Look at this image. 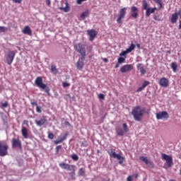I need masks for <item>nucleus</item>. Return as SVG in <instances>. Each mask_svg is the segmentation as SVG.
Segmentation results:
<instances>
[{"label": "nucleus", "instance_id": "obj_1", "mask_svg": "<svg viewBox=\"0 0 181 181\" xmlns=\"http://www.w3.org/2000/svg\"><path fill=\"white\" fill-rule=\"evenodd\" d=\"M146 113L145 108H141L140 105H136L132 110V114L136 122H141L143 116Z\"/></svg>", "mask_w": 181, "mask_h": 181}, {"label": "nucleus", "instance_id": "obj_2", "mask_svg": "<svg viewBox=\"0 0 181 181\" xmlns=\"http://www.w3.org/2000/svg\"><path fill=\"white\" fill-rule=\"evenodd\" d=\"M59 167L63 169L66 170L69 172V175L74 177L76 175V165L73 164H69L66 163H60L59 164Z\"/></svg>", "mask_w": 181, "mask_h": 181}, {"label": "nucleus", "instance_id": "obj_3", "mask_svg": "<svg viewBox=\"0 0 181 181\" xmlns=\"http://www.w3.org/2000/svg\"><path fill=\"white\" fill-rule=\"evenodd\" d=\"M35 85L45 90V92L47 93V94H49V91H50V89L45 84L43 83V81H42V78L41 76H37L35 81Z\"/></svg>", "mask_w": 181, "mask_h": 181}, {"label": "nucleus", "instance_id": "obj_4", "mask_svg": "<svg viewBox=\"0 0 181 181\" xmlns=\"http://www.w3.org/2000/svg\"><path fill=\"white\" fill-rule=\"evenodd\" d=\"M107 153L111 158H113L114 159H117L120 165H122L124 163L125 158L124 156H122L121 154L117 153L115 152V149L114 148L108 149Z\"/></svg>", "mask_w": 181, "mask_h": 181}, {"label": "nucleus", "instance_id": "obj_5", "mask_svg": "<svg viewBox=\"0 0 181 181\" xmlns=\"http://www.w3.org/2000/svg\"><path fill=\"white\" fill-rule=\"evenodd\" d=\"M74 49L76 50V52L80 54L81 55L82 59H86V47L85 45L81 44V43H77L74 45Z\"/></svg>", "mask_w": 181, "mask_h": 181}, {"label": "nucleus", "instance_id": "obj_6", "mask_svg": "<svg viewBox=\"0 0 181 181\" xmlns=\"http://www.w3.org/2000/svg\"><path fill=\"white\" fill-rule=\"evenodd\" d=\"M122 128L123 129H122L120 127H116V132L118 136H124V134L128 133L129 131L127 123L122 124Z\"/></svg>", "mask_w": 181, "mask_h": 181}, {"label": "nucleus", "instance_id": "obj_7", "mask_svg": "<svg viewBox=\"0 0 181 181\" xmlns=\"http://www.w3.org/2000/svg\"><path fill=\"white\" fill-rule=\"evenodd\" d=\"M127 14V8L124 7L120 9L119 14L118 16V18L117 19V22L118 24H122V20L125 18Z\"/></svg>", "mask_w": 181, "mask_h": 181}, {"label": "nucleus", "instance_id": "obj_8", "mask_svg": "<svg viewBox=\"0 0 181 181\" xmlns=\"http://www.w3.org/2000/svg\"><path fill=\"white\" fill-rule=\"evenodd\" d=\"M162 159L166 161L168 168H170L173 165V160L171 156H169L166 153H162Z\"/></svg>", "mask_w": 181, "mask_h": 181}, {"label": "nucleus", "instance_id": "obj_9", "mask_svg": "<svg viewBox=\"0 0 181 181\" xmlns=\"http://www.w3.org/2000/svg\"><path fill=\"white\" fill-rule=\"evenodd\" d=\"M16 56V53L14 51H8L6 60L8 65L11 66L13 63L14 58Z\"/></svg>", "mask_w": 181, "mask_h": 181}, {"label": "nucleus", "instance_id": "obj_10", "mask_svg": "<svg viewBox=\"0 0 181 181\" xmlns=\"http://www.w3.org/2000/svg\"><path fill=\"white\" fill-rule=\"evenodd\" d=\"M11 145L13 148L22 149V143L19 139L13 138L11 140Z\"/></svg>", "mask_w": 181, "mask_h": 181}, {"label": "nucleus", "instance_id": "obj_11", "mask_svg": "<svg viewBox=\"0 0 181 181\" xmlns=\"http://www.w3.org/2000/svg\"><path fill=\"white\" fill-rule=\"evenodd\" d=\"M8 144H2L0 143V156L4 157L8 155Z\"/></svg>", "mask_w": 181, "mask_h": 181}, {"label": "nucleus", "instance_id": "obj_12", "mask_svg": "<svg viewBox=\"0 0 181 181\" xmlns=\"http://www.w3.org/2000/svg\"><path fill=\"white\" fill-rule=\"evenodd\" d=\"M134 69V66L132 64H124L121 66L120 71L122 74L132 71Z\"/></svg>", "mask_w": 181, "mask_h": 181}, {"label": "nucleus", "instance_id": "obj_13", "mask_svg": "<svg viewBox=\"0 0 181 181\" xmlns=\"http://www.w3.org/2000/svg\"><path fill=\"white\" fill-rule=\"evenodd\" d=\"M169 117L170 116L167 111H162V112H158L156 114V118L158 120H160V119H168L169 118Z\"/></svg>", "mask_w": 181, "mask_h": 181}, {"label": "nucleus", "instance_id": "obj_14", "mask_svg": "<svg viewBox=\"0 0 181 181\" xmlns=\"http://www.w3.org/2000/svg\"><path fill=\"white\" fill-rule=\"evenodd\" d=\"M169 83H170V81L168 78L165 77H162L160 78V81H159L160 86L167 88L169 86Z\"/></svg>", "mask_w": 181, "mask_h": 181}, {"label": "nucleus", "instance_id": "obj_15", "mask_svg": "<svg viewBox=\"0 0 181 181\" xmlns=\"http://www.w3.org/2000/svg\"><path fill=\"white\" fill-rule=\"evenodd\" d=\"M130 13H131V17L132 18L136 19L139 16V8L136 6H133L131 7Z\"/></svg>", "mask_w": 181, "mask_h": 181}, {"label": "nucleus", "instance_id": "obj_16", "mask_svg": "<svg viewBox=\"0 0 181 181\" xmlns=\"http://www.w3.org/2000/svg\"><path fill=\"white\" fill-rule=\"evenodd\" d=\"M140 160L146 163L150 168H154V163L153 161L148 160L147 157L140 156Z\"/></svg>", "mask_w": 181, "mask_h": 181}, {"label": "nucleus", "instance_id": "obj_17", "mask_svg": "<svg viewBox=\"0 0 181 181\" xmlns=\"http://www.w3.org/2000/svg\"><path fill=\"white\" fill-rule=\"evenodd\" d=\"M46 122H47V119L45 116H42V117L40 118V119L39 120L37 119L35 120V123L36 124V125L40 127L44 126L46 124Z\"/></svg>", "mask_w": 181, "mask_h": 181}, {"label": "nucleus", "instance_id": "obj_18", "mask_svg": "<svg viewBox=\"0 0 181 181\" xmlns=\"http://www.w3.org/2000/svg\"><path fill=\"white\" fill-rule=\"evenodd\" d=\"M87 33H88V36L90 37L89 40L90 42H93L94 40L95 37L98 35V33L93 29L88 30Z\"/></svg>", "mask_w": 181, "mask_h": 181}, {"label": "nucleus", "instance_id": "obj_19", "mask_svg": "<svg viewBox=\"0 0 181 181\" xmlns=\"http://www.w3.org/2000/svg\"><path fill=\"white\" fill-rule=\"evenodd\" d=\"M86 59V58H84L83 59H82V57L81 58H79L78 61L76 62V68L78 70H81L83 66H84V60Z\"/></svg>", "mask_w": 181, "mask_h": 181}, {"label": "nucleus", "instance_id": "obj_20", "mask_svg": "<svg viewBox=\"0 0 181 181\" xmlns=\"http://www.w3.org/2000/svg\"><path fill=\"white\" fill-rule=\"evenodd\" d=\"M136 68L139 71H140V73L141 75H145L146 73V70L144 68V65L141 63H139L137 64Z\"/></svg>", "mask_w": 181, "mask_h": 181}, {"label": "nucleus", "instance_id": "obj_21", "mask_svg": "<svg viewBox=\"0 0 181 181\" xmlns=\"http://www.w3.org/2000/svg\"><path fill=\"white\" fill-rule=\"evenodd\" d=\"M157 10V8L156 7L154 8H148L146 11V16L147 18L150 17L151 14H153L155 13V11Z\"/></svg>", "mask_w": 181, "mask_h": 181}, {"label": "nucleus", "instance_id": "obj_22", "mask_svg": "<svg viewBox=\"0 0 181 181\" xmlns=\"http://www.w3.org/2000/svg\"><path fill=\"white\" fill-rule=\"evenodd\" d=\"M22 33L24 34V35H28L29 36H31L32 35V30L30 28L29 26H25L24 29L22 30Z\"/></svg>", "mask_w": 181, "mask_h": 181}, {"label": "nucleus", "instance_id": "obj_23", "mask_svg": "<svg viewBox=\"0 0 181 181\" xmlns=\"http://www.w3.org/2000/svg\"><path fill=\"white\" fill-rule=\"evenodd\" d=\"M67 136H68V134L66 133L64 136L60 137V138H59L58 139H56V140L54 141V144L58 145L59 144L62 143L64 140L66 139Z\"/></svg>", "mask_w": 181, "mask_h": 181}, {"label": "nucleus", "instance_id": "obj_24", "mask_svg": "<svg viewBox=\"0 0 181 181\" xmlns=\"http://www.w3.org/2000/svg\"><path fill=\"white\" fill-rule=\"evenodd\" d=\"M90 11L89 9L86 10L84 12H83L81 15V18L82 20H85L86 18H88L90 16Z\"/></svg>", "mask_w": 181, "mask_h": 181}, {"label": "nucleus", "instance_id": "obj_25", "mask_svg": "<svg viewBox=\"0 0 181 181\" xmlns=\"http://www.w3.org/2000/svg\"><path fill=\"white\" fill-rule=\"evenodd\" d=\"M21 134L25 139H27L28 138V129L25 127H22Z\"/></svg>", "mask_w": 181, "mask_h": 181}, {"label": "nucleus", "instance_id": "obj_26", "mask_svg": "<svg viewBox=\"0 0 181 181\" xmlns=\"http://www.w3.org/2000/svg\"><path fill=\"white\" fill-rule=\"evenodd\" d=\"M177 20H178V13L177 12H175L172 16L171 23L173 24H175L177 23Z\"/></svg>", "mask_w": 181, "mask_h": 181}, {"label": "nucleus", "instance_id": "obj_27", "mask_svg": "<svg viewBox=\"0 0 181 181\" xmlns=\"http://www.w3.org/2000/svg\"><path fill=\"white\" fill-rule=\"evenodd\" d=\"M59 9L60 11H64V13H68L70 11V6L69 4L66 2L65 7H59Z\"/></svg>", "mask_w": 181, "mask_h": 181}, {"label": "nucleus", "instance_id": "obj_28", "mask_svg": "<svg viewBox=\"0 0 181 181\" xmlns=\"http://www.w3.org/2000/svg\"><path fill=\"white\" fill-rule=\"evenodd\" d=\"M50 71L54 75H57L59 73V71L55 65H51Z\"/></svg>", "mask_w": 181, "mask_h": 181}, {"label": "nucleus", "instance_id": "obj_29", "mask_svg": "<svg viewBox=\"0 0 181 181\" xmlns=\"http://www.w3.org/2000/svg\"><path fill=\"white\" fill-rule=\"evenodd\" d=\"M170 67L173 69L174 73H176L177 71V62H172L170 64Z\"/></svg>", "mask_w": 181, "mask_h": 181}, {"label": "nucleus", "instance_id": "obj_30", "mask_svg": "<svg viewBox=\"0 0 181 181\" xmlns=\"http://www.w3.org/2000/svg\"><path fill=\"white\" fill-rule=\"evenodd\" d=\"M142 8L144 11H146V9L149 8L146 0L143 1Z\"/></svg>", "mask_w": 181, "mask_h": 181}, {"label": "nucleus", "instance_id": "obj_31", "mask_svg": "<svg viewBox=\"0 0 181 181\" xmlns=\"http://www.w3.org/2000/svg\"><path fill=\"white\" fill-rule=\"evenodd\" d=\"M135 47H136V45L132 43L130 47L127 49V52L131 53L133 50H134Z\"/></svg>", "mask_w": 181, "mask_h": 181}, {"label": "nucleus", "instance_id": "obj_32", "mask_svg": "<svg viewBox=\"0 0 181 181\" xmlns=\"http://www.w3.org/2000/svg\"><path fill=\"white\" fill-rule=\"evenodd\" d=\"M117 62H119V64H124L126 62V57H119L117 59Z\"/></svg>", "mask_w": 181, "mask_h": 181}, {"label": "nucleus", "instance_id": "obj_33", "mask_svg": "<svg viewBox=\"0 0 181 181\" xmlns=\"http://www.w3.org/2000/svg\"><path fill=\"white\" fill-rule=\"evenodd\" d=\"M85 173H86V170L83 168H81L79 171H78V174L79 175L81 176H84L85 175Z\"/></svg>", "mask_w": 181, "mask_h": 181}, {"label": "nucleus", "instance_id": "obj_34", "mask_svg": "<svg viewBox=\"0 0 181 181\" xmlns=\"http://www.w3.org/2000/svg\"><path fill=\"white\" fill-rule=\"evenodd\" d=\"M8 31V28L4 26H0V33H6Z\"/></svg>", "mask_w": 181, "mask_h": 181}, {"label": "nucleus", "instance_id": "obj_35", "mask_svg": "<svg viewBox=\"0 0 181 181\" xmlns=\"http://www.w3.org/2000/svg\"><path fill=\"white\" fill-rule=\"evenodd\" d=\"M149 84H150V82H149L148 81H144V82L143 83V85L141 86V87L144 89V88H146Z\"/></svg>", "mask_w": 181, "mask_h": 181}, {"label": "nucleus", "instance_id": "obj_36", "mask_svg": "<svg viewBox=\"0 0 181 181\" xmlns=\"http://www.w3.org/2000/svg\"><path fill=\"white\" fill-rule=\"evenodd\" d=\"M72 160H74V161H78V156L76 154H72L71 156Z\"/></svg>", "mask_w": 181, "mask_h": 181}, {"label": "nucleus", "instance_id": "obj_37", "mask_svg": "<svg viewBox=\"0 0 181 181\" xmlns=\"http://www.w3.org/2000/svg\"><path fill=\"white\" fill-rule=\"evenodd\" d=\"M153 19L158 22L162 21V19L160 16H156V15L153 16Z\"/></svg>", "mask_w": 181, "mask_h": 181}, {"label": "nucleus", "instance_id": "obj_38", "mask_svg": "<svg viewBox=\"0 0 181 181\" xmlns=\"http://www.w3.org/2000/svg\"><path fill=\"white\" fill-rule=\"evenodd\" d=\"M129 54L128 51L126 49L125 51H122L120 54V57H126L127 54Z\"/></svg>", "mask_w": 181, "mask_h": 181}, {"label": "nucleus", "instance_id": "obj_39", "mask_svg": "<svg viewBox=\"0 0 181 181\" xmlns=\"http://www.w3.org/2000/svg\"><path fill=\"white\" fill-rule=\"evenodd\" d=\"M62 145L57 146L56 147V154H59V151L62 149Z\"/></svg>", "mask_w": 181, "mask_h": 181}, {"label": "nucleus", "instance_id": "obj_40", "mask_svg": "<svg viewBox=\"0 0 181 181\" xmlns=\"http://www.w3.org/2000/svg\"><path fill=\"white\" fill-rule=\"evenodd\" d=\"M98 98L100 100H105V95L103 94V93H100L99 95H98Z\"/></svg>", "mask_w": 181, "mask_h": 181}, {"label": "nucleus", "instance_id": "obj_41", "mask_svg": "<svg viewBox=\"0 0 181 181\" xmlns=\"http://www.w3.org/2000/svg\"><path fill=\"white\" fill-rule=\"evenodd\" d=\"M36 112H37V113H41V112H42V111H41V107L37 105V106H36Z\"/></svg>", "mask_w": 181, "mask_h": 181}, {"label": "nucleus", "instance_id": "obj_42", "mask_svg": "<svg viewBox=\"0 0 181 181\" xmlns=\"http://www.w3.org/2000/svg\"><path fill=\"white\" fill-rule=\"evenodd\" d=\"M54 134L53 133H49V134H48V139H54Z\"/></svg>", "mask_w": 181, "mask_h": 181}, {"label": "nucleus", "instance_id": "obj_43", "mask_svg": "<svg viewBox=\"0 0 181 181\" xmlns=\"http://www.w3.org/2000/svg\"><path fill=\"white\" fill-rule=\"evenodd\" d=\"M69 86H70V83H66V82L63 83V87L64 88H66V87H69Z\"/></svg>", "mask_w": 181, "mask_h": 181}, {"label": "nucleus", "instance_id": "obj_44", "mask_svg": "<svg viewBox=\"0 0 181 181\" xmlns=\"http://www.w3.org/2000/svg\"><path fill=\"white\" fill-rule=\"evenodd\" d=\"M8 102H5L4 103L1 104V106L4 107V108H6L8 107Z\"/></svg>", "mask_w": 181, "mask_h": 181}, {"label": "nucleus", "instance_id": "obj_45", "mask_svg": "<svg viewBox=\"0 0 181 181\" xmlns=\"http://www.w3.org/2000/svg\"><path fill=\"white\" fill-rule=\"evenodd\" d=\"M127 181H133V176L132 175H129L127 178Z\"/></svg>", "mask_w": 181, "mask_h": 181}, {"label": "nucleus", "instance_id": "obj_46", "mask_svg": "<svg viewBox=\"0 0 181 181\" xmlns=\"http://www.w3.org/2000/svg\"><path fill=\"white\" fill-rule=\"evenodd\" d=\"M30 104H31V105L32 106H37V101H32L31 103H30Z\"/></svg>", "mask_w": 181, "mask_h": 181}, {"label": "nucleus", "instance_id": "obj_47", "mask_svg": "<svg viewBox=\"0 0 181 181\" xmlns=\"http://www.w3.org/2000/svg\"><path fill=\"white\" fill-rule=\"evenodd\" d=\"M12 1L15 4H21L22 0H12Z\"/></svg>", "mask_w": 181, "mask_h": 181}, {"label": "nucleus", "instance_id": "obj_48", "mask_svg": "<svg viewBox=\"0 0 181 181\" xmlns=\"http://www.w3.org/2000/svg\"><path fill=\"white\" fill-rule=\"evenodd\" d=\"M86 1V0H77V4H78V5H81V3L82 2H85Z\"/></svg>", "mask_w": 181, "mask_h": 181}, {"label": "nucleus", "instance_id": "obj_49", "mask_svg": "<svg viewBox=\"0 0 181 181\" xmlns=\"http://www.w3.org/2000/svg\"><path fill=\"white\" fill-rule=\"evenodd\" d=\"M46 4L47 5V6H49L51 4V1L50 0H45Z\"/></svg>", "mask_w": 181, "mask_h": 181}, {"label": "nucleus", "instance_id": "obj_50", "mask_svg": "<svg viewBox=\"0 0 181 181\" xmlns=\"http://www.w3.org/2000/svg\"><path fill=\"white\" fill-rule=\"evenodd\" d=\"M144 89V88L142 86H141V87H139V88L137 89V92H138V93L141 92Z\"/></svg>", "mask_w": 181, "mask_h": 181}, {"label": "nucleus", "instance_id": "obj_51", "mask_svg": "<svg viewBox=\"0 0 181 181\" xmlns=\"http://www.w3.org/2000/svg\"><path fill=\"white\" fill-rule=\"evenodd\" d=\"M153 2H155L157 4H160V2L162 1L161 0H153Z\"/></svg>", "mask_w": 181, "mask_h": 181}, {"label": "nucleus", "instance_id": "obj_52", "mask_svg": "<svg viewBox=\"0 0 181 181\" xmlns=\"http://www.w3.org/2000/svg\"><path fill=\"white\" fill-rule=\"evenodd\" d=\"M64 125H65V126H69V127H70V126H71V124H70L69 122L66 121V122H64Z\"/></svg>", "mask_w": 181, "mask_h": 181}, {"label": "nucleus", "instance_id": "obj_53", "mask_svg": "<svg viewBox=\"0 0 181 181\" xmlns=\"http://www.w3.org/2000/svg\"><path fill=\"white\" fill-rule=\"evenodd\" d=\"M121 64V63H119L118 62L116 63L115 65V69H118L119 67V65Z\"/></svg>", "mask_w": 181, "mask_h": 181}, {"label": "nucleus", "instance_id": "obj_54", "mask_svg": "<svg viewBox=\"0 0 181 181\" xmlns=\"http://www.w3.org/2000/svg\"><path fill=\"white\" fill-rule=\"evenodd\" d=\"M82 144L86 147L88 146V143L86 141H83Z\"/></svg>", "mask_w": 181, "mask_h": 181}, {"label": "nucleus", "instance_id": "obj_55", "mask_svg": "<svg viewBox=\"0 0 181 181\" xmlns=\"http://www.w3.org/2000/svg\"><path fill=\"white\" fill-rule=\"evenodd\" d=\"M177 16H180V18L181 19V8L179 10L178 12H177Z\"/></svg>", "mask_w": 181, "mask_h": 181}, {"label": "nucleus", "instance_id": "obj_56", "mask_svg": "<svg viewBox=\"0 0 181 181\" xmlns=\"http://www.w3.org/2000/svg\"><path fill=\"white\" fill-rule=\"evenodd\" d=\"M23 124H24L25 125L28 126V120H24V121H23Z\"/></svg>", "mask_w": 181, "mask_h": 181}, {"label": "nucleus", "instance_id": "obj_57", "mask_svg": "<svg viewBox=\"0 0 181 181\" xmlns=\"http://www.w3.org/2000/svg\"><path fill=\"white\" fill-rule=\"evenodd\" d=\"M160 5V8H163V2L158 4Z\"/></svg>", "mask_w": 181, "mask_h": 181}, {"label": "nucleus", "instance_id": "obj_58", "mask_svg": "<svg viewBox=\"0 0 181 181\" xmlns=\"http://www.w3.org/2000/svg\"><path fill=\"white\" fill-rule=\"evenodd\" d=\"M136 47H137V48H138L139 49H141V45H140V44H137V45H136Z\"/></svg>", "mask_w": 181, "mask_h": 181}, {"label": "nucleus", "instance_id": "obj_59", "mask_svg": "<svg viewBox=\"0 0 181 181\" xmlns=\"http://www.w3.org/2000/svg\"><path fill=\"white\" fill-rule=\"evenodd\" d=\"M103 61L105 62V63H107L108 62V59L107 58H104L103 59Z\"/></svg>", "mask_w": 181, "mask_h": 181}, {"label": "nucleus", "instance_id": "obj_60", "mask_svg": "<svg viewBox=\"0 0 181 181\" xmlns=\"http://www.w3.org/2000/svg\"><path fill=\"white\" fill-rule=\"evenodd\" d=\"M179 23H180L179 30H181V20H180Z\"/></svg>", "mask_w": 181, "mask_h": 181}, {"label": "nucleus", "instance_id": "obj_61", "mask_svg": "<svg viewBox=\"0 0 181 181\" xmlns=\"http://www.w3.org/2000/svg\"><path fill=\"white\" fill-rule=\"evenodd\" d=\"M132 177H135V178H137L138 177V174H134L132 175Z\"/></svg>", "mask_w": 181, "mask_h": 181}, {"label": "nucleus", "instance_id": "obj_62", "mask_svg": "<svg viewBox=\"0 0 181 181\" xmlns=\"http://www.w3.org/2000/svg\"><path fill=\"white\" fill-rule=\"evenodd\" d=\"M170 181H176L175 180L171 179Z\"/></svg>", "mask_w": 181, "mask_h": 181}, {"label": "nucleus", "instance_id": "obj_63", "mask_svg": "<svg viewBox=\"0 0 181 181\" xmlns=\"http://www.w3.org/2000/svg\"><path fill=\"white\" fill-rule=\"evenodd\" d=\"M180 64H181V59L180 60Z\"/></svg>", "mask_w": 181, "mask_h": 181}, {"label": "nucleus", "instance_id": "obj_64", "mask_svg": "<svg viewBox=\"0 0 181 181\" xmlns=\"http://www.w3.org/2000/svg\"><path fill=\"white\" fill-rule=\"evenodd\" d=\"M180 175H181V169H180Z\"/></svg>", "mask_w": 181, "mask_h": 181}]
</instances>
